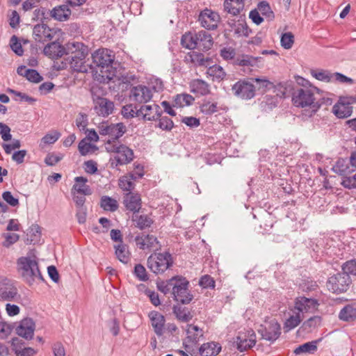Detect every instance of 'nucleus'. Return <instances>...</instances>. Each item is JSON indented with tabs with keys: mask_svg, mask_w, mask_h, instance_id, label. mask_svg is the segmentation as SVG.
<instances>
[{
	"mask_svg": "<svg viewBox=\"0 0 356 356\" xmlns=\"http://www.w3.org/2000/svg\"><path fill=\"white\" fill-rule=\"evenodd\" d=\"M88 53L86 45L79 42H69L67 43V55L68 57L60 63L55 62L54 67L57 70L66 69L68 65L74 71L79 72H87L88 65H86L85 59Z\"/></svg>",
	"mask_w": 356,
	"mask_h": 356,
	"instance_id": "nucleus-1",
	"label": "nucleus"
},
{
	"mask_svg": "<svg viewBox=\"0 0 356 356\" xmlns=\"http://www.w3.org/2000/svg\"><path fill=\"white\" fill-rule=\"evenodd\" d=\"M92 62L99 82L108 83L117 76V63L114 61L113 51L108 49H99L92 54Z\"/></svg>",
	"mask_w": 356,
	"mask_h": 356,
	"instance_id": "nucleus-2",
	"label": "nucleus"
},
{
	"mask_svg": "<svg viewBox=\"0 0 356 356\" xmlns=\"http://www.w3.org/2000/svg\"><path fill=\"white\" fill-rule=\"evenodd\" d=\"M108 152L113 154L109 159L110 168L119 170L120 166L130 163L134 159L133 149L124 144H111L108 143L106 146Z\"/></svg>",
	"mask_w": 356,
	"mask_h": 356,
	"instance_id": "nucleus-3",
	"label": "nucleus"
},
{
	"mask_svg": "<svg viewBox=\"0 0 356 356\" xmlns=\"http://www.w3.org/2000/svg\"><path fill=\"white\" fill-rule=\"evenodd\" d=\"M17 264L22 270V276L29 284L36 280H44L39 270L38 264L35 259L29 257H22L18 259Z\"/></svg>",
	"mask_w": 356,
	"mask_h": 356,
	"instance_id": "nucleus-4",
	"label": "nucleus"
},
{
	"mask_svg": "<svg viewBox=\"0 0 356 356\" xmlns=\"http://www.w3.org/2000/svg\"><path fill=\"white\" fill-rule=\"evenodd\" d=\"M172 264L173 259L168 252L151 254L147 261L148 268L155 274L163 273Z\"/></svg>",
	"mask_w": 356,
	"mask_h": 356,
	"instance_id": "nucleus-5",
	"label": "nucleus"
},
{
	"mask_svg": "<svg viewBox=\"0 0 356 356\" xmlns=\"http://www.w3.org/2000/svg\"><path fill=\"white\" fill-rule=\"evenodd\" d=\"M98 131L101 136H108V139L105 143L107 146L108 143L117 144L116 141L121 138L127 131V127L122 122L109 123L103 122L98 126Z\"/></svg>",
	"mask_w": 356,
	"mask_h": 356,
	"instance_id": "nucleus-6",
	"label": "nucleus"
},
{
	"mask_svg": "<svg viewBox=\"0 0 356 356\" xmlns=\"http://www.w3.org/2000/svg\"><path fill=\"white\" fill-rule=\"evenodd\" d=\"M163 85L161 81L156 80V85L151 88L143 85H138L133 87L131 90L130 97L134 101L140 104L146 103L152 98V90L159 92L163 90Z\"/></svg>",
	"mask_w": 356,
	"mask_h": 356,
	"instance_id": "nucleus-7",
	"label": "nucleus"
},
{
	"mask_svg": "<svg viewBox=\"0 0 356 356\" xmlns=\"http://www.w3.org/2000/svg\"><path fill=\"white\" fill-rule=\"evenodd\" d=\"M189 282L186 277L177 275L175 284L173 286L172 296L175 301L183 305L189 304L193 296L188 290Z\"/></svg>",
	"mask_w": 356,
	"mask_h": 356,
	"instance_id": "nucleus-8",
	"label": "nucleus"
},
{
	"mask_svg": "<svg viewBox=\"0 0 356 356\" xmlns=\"http://www.w3.org/2000/svg\"><path fill=\"white\" fill-rule=\"evenodd\" d=\"M351 280L347 274L338 273L329 277L326 283L327 289L336 293H341L348 290Z\"/></svg>",
	"mask_w": 356,
	"mask_h": 356,
	"instance_id": "nucleus-9",
	"label": "nucleus"
},
{
	"mask_svg": "<svg viewBox=\"0 0 356 356\" xmlns=\"http://www.w3.org/2000/svg\"><path fill=\"white\" fill-rule=\"evenodd\" d=\"M232 90L235 96L242 99H251L255 96V86L248 79H240L236 82Z\"/></svg>",
	"mask_w": 356,
	"mask_h": 356,
	"instance_id": "nucleus-10",
	"label": "nucleus"
},
{
	"mask_svg": "<svg viewBox=\"0 0 356 356\" xmlns=\"http://www.w3.org/2000/svg\"><path fill=\"white\" fill-rule=\"evenodd\" d=\"M257 331L263 339L273 343L280 336L281 327L277 321L271 320L265 325H261Z\"/></svg>",
	"mask_w": 356,
	"mask_h": 356,
	"instance_id": "nucleus-11",
	"label": "nucleus"
},
{
	"mask_svg": "<svg viewBox=\"0 0 356 356\" xmlns=\"http://www.w3.org/2000/svg\"><path fill=\"white\" fill-rule=\"evenodd\" d=\"M356 169V152L349 159H339L332 167V170L341 176H347Z\"/></svg>",
	"mask_w": 356,
	"mask_h": 356,
	"instance_id": "nucleus-12",
	"label": "nucleus"
},
{
	"mask_svg": "<svg viewBox=\"0 0 356 356\" xmlns=\"http://www.w3.org/2000/svg\"><path fill=\"white\" fill-rule=\"evenodd\" d=\"M353 97H340L338 102L332 107L333 113L338 118H346L353 113L352 104L355 102Z\"/></svg>",
	"mask_w": 356,
	"mask_h": 356,
	"instance_id": "nucleus-13",
	"label": "nucleus"
},
{
	"mask_svg": "<svg viewBox=\"0 0 356 356\" xmlns=\"http://www.w3.org/2000/svg\"><path fill=\"white\" fill-rule=\"evenodd\" d=\"M234 343L240 352L245 351L255 345L256 334L252 330L245 332H240L236 337Z\"/></svg>",
	"mask_w": 356,
	"mask_h": 356,
	"instance_id": "nucleus-14",
	"label": "nucleus"
},
{
	"mask_svg": "<svg viewBox=\"0 0 356 356\" xmlns=\"http://www.w3.org/2000/svg\"><path fill=\"white\" fill-rule=\"evenodd\" d=\"M92 100L94 109L98 115L106 117L113 113L114 104L111 100L95 95H92Z\"/></svg>",
	"mask_w": 356,
	"mask_h": 356,
	"instance_id": "nucleus-15",
	"label": "nucleus"
},
{
	"mask_svg": "<svg viewBox=\"0 0 356 356\" xmlns=\"http://www.w3.org/2000/svg\"><path fill=\"white\" fill-rule=\"evenodd\" d=\"M18 295L17 289L12 280L0 278V298L6 301H13Z\"/></svg>",
	"mask_w": 356,
	"mask_h": 356,
	"instance_id": "nucleus-16",
	"label": "nucleus"
},
{
	"mask_svg": "<svg viewBox=\"0 0 356 356\" xmlns=\"http://www.w3.org/2000/svg\"><path fill=\"white\" fill-rule=\"evenodd\" d=\"M137 247L140 250H158L161 245L157 238L153 235L141 234L135 237Z\"/></svg>",
	"mask_w": 356,
	"mask_h": 356,
	"instance_id": "nucleus-17",
	"label": "nucleus"
},
{
	"mask_svg": "<svg viewBox=\"0 0 356 356\" xmlns=\"http://www.w3.org/2000/svg\"><path fill=\"white\" fill-rule=\"evenodd\" d=\"M186 334V339L183 343L185 349L188 350L190 347L198 343L200 339L204 336V332L197 325L190 324L187 325Z\"/></svg>",
	"mask_w": 356,
	"mask_h": 356,
	"instance_id": "nucleus-18",
	"label": "nucleus"
},
{
	"mask_svg": "<svg viewBox=\"0 0 356 356\" xmlns=\"http://www.w3.org/2000/svg\"><path fill=\"white\" fill-rule=\"evenodd\" d=\"M219 19L220 17L217 13L206 9L201 12L198 20L204 28L214 30L218 26Z\"/></svg>",
	"mask_w": 356,
	"mask_h": 356,
	"instance_id": "nucleus-19",
	"label": "nucleus"
},
{
	"mask_svg": "<svg viewBox=\"0 0 356 356\" xmlns=\"http://www.w3.org/2000/svg\"><path fill=\"white\" fill-rule=\"evenodd\" d=\"M44 54L51 59H58L63 55H67V44L63 46L58 42L47 44L43 49Z\"/></svg>",
	"mask_w": 356,
	"mask_h": 356,
	"instance_id": "nucleus-20",
	"label": "nucleus"
},
{
	"mask_svg": "<svg viewBox=\"0 0 356 356\" xmlns=\"http://www.w3.org/2000/svg\"><path fill=\"white\" fill-rule=\"evenodd\" d=\"M293 104L297 107H310L312 106V91L302 88L293 93Z\"/></svg>",
	"mask_w": 356,
	"mask_h": 356,
	"instance_id": "nucleus-21",
	"label": "nucleus"
},
{
	"mask_svg": "<svg viewBox=\"0 0 356 356\" xmlns=\"http://www.w3.org/2000/svg\"><path fill=\"white\" fill-rule=\"evenodd\" d=\"M123 204L129 211L134 214L138 213L142 206V200L138 193H127L123 197Z\"/></svg>",
	"mask_w": 356,
	"mask_h": 356,
	"instance_id": "nucleus-22",
	"label": "nucleus"
},
{
	"mask_svg": "<svg viewBox=\"0 0 356 356\" xmlns=\"http://www.w3.org/2000/svg\"><path fill=\"white\" fill-rule=\"evenodd\" d=\"M34 330V321L30 318H26L20 322L19 325L16 328V333L19 336L29 340L33 338Z\"/></svg>",
	"mask_w": 356,
	"mask_h": 356,
	"instance_id": "nucleus-23",
	"label": "nucleus"
},
{
	"mask_svg": "<svg viewBox=\"0 0 356 356\" xmlns=\"http://www.w3.org/2000/svg\"><path fill=\"white\" fill-rule=\"evenodd\" d=\"M149 317L156 334L161 337L163 334L165 319L163 315L156 311L149 312Z\"/></svg>",
	"mask_w": 356,
	"mask_h": 356,
	"instance_id": "nucleus-24",
	"label": "nucleus"
},
{
	"mask_svg": "<svg viewBox=\"0 0 356 356\" xmlns=\"http://www.w3.org/2000/svg\"><path fill=\"white\" fill-rule=\"evenodd\" d=\"M332 99L327 94H320V90L313 86V113L316 112L322 106H330Z\"/></svg>",
	"mask_w": 356,
	"mask_h": 356,
	"instance_id": "nucleus-25",
	"label": "nucleus"
},
{
	"mask_svg": "<svg viewBox=\"0 0 356 356\" xmlns=\"http://www.w3.org/2000/svg\"><path fill=\"white\" fill-rule=\"evenodd\" d=\"M195 40L197 41V49L202 51L209 50L213 44V38L210 33L205 31H201L195 33Z\"/></svg>",
	"mask_w": 356,
	"mask_h": 356,
	"instance_id": "nucleus-26",
	"label": "nucleus"
},
{
	"mask_svg": "<svg viewBox=\"0 0 356 356\" xmlns=\"http://www.w3.org/2000/svg\"><path fill=\"white\" fill-rule=\"evenodd\" d=\"M71 10L69 8V6L65 3V4L59 5L54 7L51 10V17L56 20L60 22H64L69 19L71 15Z\"/></svg>",
	"mask_w": 356,
	"mask_h": 356,
	"instance_id": "nucleus-27",
	"label": "nucleus"
},
{
	"mask_svg": "<svg viewBox=\"0 0 356 356\" xmlns=\"http://www.w3.org/2000/svg\"><path fill=\"white\" fill-rule=\"evenodd\" d=\"M326 305L318 302L313 299V325H320L322 321V315L325 312Z\"/></svg>",
	"mask_w": 356,
	"mask_h": 356,
	"instance_id": "nucleus-28",
	"label": "nucleus"
},
{
	"mask_svg": "<svg viewBox=\"0 0 356 356\" xmlns=\"http://www.w3.org/2000/svg\"><path fill=\"white\" fill-rule=\"evenodd\" d=\"M191 92L200 95H206L210 92L209 85L202 79H195L190 83Z\"/></svg>",
	"mask_w": 356,
	"mask_h": 356,
	"instance_id": "nucleus-29",
	"label": "nucleus"
},
{
	"mask_svg": "<svg viewBox=\"0 0 356 356\" xmlns=\"http://www.w3.org/2000/svg\"><path fill=\"white\" fill-rule=\"evenodd\" d=\"M75 184L72 191L74 190L76 193L82 195H91L92 191L88 185L86 184L88 179L83 177H76L74 178Z\"/></svg>",
	"mask_w": 356,
	"mask_h": 356,
	"instance_id": "nucleus-30",
	"label": "nucleus"
},
{
	"mask_svg": "<svg viewBox=\"0 0 356 356\" xmlns=\"http://www.w3.org/2000/svg\"><path fill=\"white\" fill-rule=\"evenodd\" d=\"M220 350L221 346L216 342L204 343L200 348V353L202 356H216Z\"/></svg>",
	"mask_w": 356,
	"mask_h": 356,
	"instance_id": "nucleus-31",
	"label": "nucleus"
},
{
	"mask_svg": "<svg viewBox=\"0 0 356 356\" xmlns=\"http://www.w3.org/2000/svg\"><path fill=\"white\" fill-rule=\"evenodd\" d=\"M243 7V0H225L224 2L225 10L234 16L238 15Z\"/></svg>",
	"mask_w": 356,
	"mask_h": 356,
	"instance_id": "nucleus-32",
	"label": "nucleus"
},
{
	"mask_svg": "<svg viewBox=\"0 0 356 356\" xmlns=\"http://www.w3.org/2000/svg\"><path fill=\"white\" fill-rule=\"evenodd\" d=\"M132 220L136 223V227L143 230L149 227L154 222L153 220L147 215H133Z\"/></svg>",
	"mask_w": 356,
	"mask_h": 356,
	"instance_id": "nucleus-33",
	"label": "nucleus"
},
{
	"mask_svg": "<svg viewBox=\"0 0 356 356\" xmlns=\"http://www.w3.org/2000/svg\"><path fill=\"white\" fill-rule=\"evenodd\" d=\"M172 310L177 319L182 322H188L192 319L193 316L186 307L177 305L173 306Z\"/></svg>",
	"mask_w": 356,
	"mask_h": 356,
	"instance_id": "nucleus-34",
	"label": "nucleus"
},
{
	"mask_svg": "<svg viewBox=\"0 0 356 356\" xmlns=\"http://www.w3.org/2000/svg\"><path fill=\"white\" fill-rule=\"evenodd\" d=\"M339 317L344 321H351L356 318V307L352 305L345 306L339 312Z\"/></svg>",
	"mask_w": 356,
	"mask_h": 356,
	"instance_id": "nucleus-35",
	"label": "nucleus"
},
{
	"mask_svg": "<svg viewBox=\"0 0 356 356\" xmlns=\"http://www.w3.org/2000/svg\"><path fill=\"white\" fill-rule=\"evenodd\" d=\"M51 31L47 24H36L33 27V35L35 41L38 42H44V35Z\"/></svg>",
	"mask_w": 356,
	"mask_h": 356,
	"instance_id": "nucleus-36",
	"label": "nucleus"
},
{
	"mask_svg": "<svg viewBox=\"0 0 356 356\" xmlns=\"http://www.w3.org/2000/svg\"><path fill=\"white\" fill-rule=\"evenodd\" d=\"M257 10L268 21H272L275 18L274 13L271 10L269 3L266 1L259 2Z\"/></svg>",
	"mask_w": 356,
	"mask_h": 356,
	"instance_id": "nucleus-37",
	"label": "nucleus"
},
{
	"mask_svg": "<svg viewBox=\"0 0 356 356\" xmlns=\"http://www.w3.org/2000/svg\"><path fill=\"white\" fill-rule=\"evenodd\" d=\"M117 258L122 263L127 264L129 260V252L126 245L120 243L114 246Z\"/></svg>",
	"mask_w": 356,
	"mask_h": 356,
	"instance_id": "nucleus-38",
	"label": "nucleus"
},
{
	"mask_svg": "<svg viewBox=\"0 0 356 356\" xmlns=\"http://www.w3.org/2000/svg\"><path fill=\"white\" fill-rule=\"evenodd\" d=\"M195 34L186 33L181 39V45L188 49H197V41L195 40Z\"/></svg>",
	"mask_w": 356,
	"mask_h": 356,
	"instance_id": "nucleus-39",
	"label": "nucleus"
},
{
	"mask_svg": "<svg viewBox=\"0 0 356 356\" xmlns=\"http://www.w3.org/2000/svg\"><path fill=\"white\" fill-rule=\"evenodd\" d=\"M177 276L166 280L157 282V289L164 294H167L172 291H173V286L175 284Z\"/></svg>",
	"mask_w": 356,
	"mask_h": 356,
	"instance_id": "nucleus-40",
	"label": "nucleus"
},
{
	"mask_svg": "<svg viewBox=\"0 0 356 356\" xmlns=\"http://www.w3.org/2000/svg\"><path fill=\"white\" fill-rule=\"evenodd\" d=\"M195 99L188 94L177 95L174 100V106L184 107L192 104Z\"/></svg>",
	"mask_w": 356,
	"mask_h": 356,
	"instance_id": "nucleus-41",
	"label": "nucleus"
},
{
	"mask_svg": "<svg viewBox=\"0 0 356 356\" xmlns=\"http://www.w3.org/2000/svg\"><path fill=\"white\" fill-rule=\"evenodd\" d=\"M207 74L213 76V79H216L218 81H221L226 76V73L224 69L218 65H213L209 67L207 70Z\"/></svg>",
	"mask_w": 356,
	"mask_h": 356,
	"instance_id": "nucleus-42",
	"label": "nucleus"
},
{
	"mask_svg": "<svg viewBox=\"0 0 356 356\" xmlns=\"http://www.w3.org/2000/svg\"><path fill=\"white\" fill-rule=\"evenodd\" d=\"M152 110H145L143 119L148 121H157L160 117L161 108L156 104L149 105Z\"/></svg>",
	"mask_w": 356,
	"mask_h": 356,
	"instance_id": "nucleus-43",
	"label": "nucleus"
},
{
	"mask_svg": "<svg viewBox=\"0 0 356 356\" xmlns=\"http://www.w3.org/2000/svg\"><path fill=\"white\" fill-rule=\"evenodd\" d=\"M312 299L305 297H300L296 299L295 308L298 313L307 312L310 307Z\"/></svg>",
	"mask_w": 356,
	"mask_h": 356,
	"instance_id": "nucleus-44",
	"label": "nucleus"
},
{
	"mask_svg": "<svg viewBox=\"0 0 356 356\" xmlns=\"http://www.w3.org/2000/svg\"><path fill=\"white\" fill-rule=\"evenodd\" d=\"M101 207L106 211H115L118 209V204L115 200L108 196H103L101 198Z\"/></svg>",
	"mask_w": 356,
	"mask_h": 356,
	"instance_id": "nucleus-45",
	"label": "nucleus"
},
{
	"mask_svg": "<svg viewBox=\"0 0 356 356\" xmlns=\"http://www.w3.org/2000/svg\"><path fill=\"white\" fill-rule=\"evenodd\" d=\"M131 176L124 175L119 179L118 185L119 187L127 193H131V191L134 190L135 187V184L133 181H131Z\"/></svg>",
	"mask_w": 356,
	"mask_h": 356,
	"instance_id": "nucleus-46",
	"label": "nucleus"
},
{
	"mask_svg": "<svg viewBox=\"0 0 356 356\" xmlns=\"http://www.w3.org/2000/svg\"><path fill=\"white\" fill-rule=\"evenodd\" d=\"M162 111L160 112V117L158 118L159 123L157 127L162 130L170 131L174 127L172 120L168 116H162Z\"/></svg>",
	"mask_w": 356,
	"mask_h": 356,
	"instance_id": "nucleus-47",
	"label": "nucleus"
},
{
	"mask_svg": "<svg viewBox=\"0 0 356 356\" xmlns=\"http://www.w3.org/2000/svg\"><path fill=\"white\" fill-rule=\"evenodd\" d=\"M341 268L343 273L347 274L348 276L350 275L356 276V259H351L345 262Z\"/></svg>",
	"mask_w": 356,
	"mask_h": 356,
	"instance_id": "nucleus-48",
	"label": "nucleus"
},
{
	"mask_svg": "<svg viewBox=\"0 0 356 356\" xmlns=\"http://www.w3.org/2000/svg\"><path fill=\"white\" fill-rule=\"evenodd\" d=\"M200 111L204 115H212L218 111L217 103L204 102L200 106Z\"/></svg>",
	"mask_w": 356,
	"mask_h": 356,
	"instance_id": "nucleus-49",
	"label": "nucleus"
},
{
	"mask_svg": "<svg viewBox=\"0 0 356 356\" xmlns=\"http://www.w3.org/2000/svg\"><path fill=\"white\" fill-rule=\"evenodd\" d=\"M24 77L29 81L35 83L40 82L43 79L42 76L35 70L32 69L25 71Z\"/></svg>",
	"mask_w": 356,
	"mask_h": 356,
	"instance_id": "nucleus-50",
	"label": "nucleus"
},
{
	"mask_svg": "<svg viewBox=\"0 0 356 356\" xmlns=\"http://www.w3.org/2000/svg\"><path fill=\"white\" fill-rule=\"evenodd\" d=\"M293 35L290 33L287 32L285 33H283L281 37V44L285 49H289L292 47V45L293 44L294 40Z\"/></svg>",
	"mask_w": 356,
	"mask_h": 356,
	"instance_id": "nucleus-51",
	"label": "nucleus"
},
{
	"mask_svg": "<svg viewBox=\"0 0 356 356\" xmlns=\"http://www.w3.org/2000/svg\"><path fill=\"white\" fill-rule=\"evenodd\" d=\"M10 46L11 49L17 55L22 56L24 53L21 43L19 42L16 35H13L10 40Z\"/></svg>",
	"mask_w": 356,
	"mask_h": 356,
	"instance_id": "nucleus-52",
	"label": "nucleus"
},
{
	"mask_svg": "<svg viewBox=\"0 0 356 356\" xmlns=\"http://www.w3.org/2000/svg\"><path fill=\"white\" fill-rule=\"evenodd\" d=\"M301 321V317L299 313L296 316H290L284 323V328H287V330L295 328Z\"/></svg>",
	"mask_w": 356,
	"mask_h": 356,
	"instance_id": "nucleus-53",
	"label": "nucleus"
},
{
	"mask_svg": "<svg viewBox=\"0 0 356 356\" xmlns=\"http://www.w3.org/2000/svg\"><path fill=\"white\" fill-rule=\"evenodd\" d=\"M332 74L330 73L328 71L321 70L318 72H313V77L326 83L331 81L332 80Z\"/></svg>",
	"mask_w": 356,
	"mask_h": 356,
	"instance_id": "nucleus-54",
	"label": "nucleus"
},
{
	"mask_svg": "<svg viewBox=\"0 0 356 356\" xmlns=\"http://www.w3.org/2000/svg\"><path fill=\"white\" fill-rule=\"evenodd\" d=\"M134 274L140 281H147L149 277L145 267L141 264H136L134 267Z\"/></svg>",
	"mask_w": 356,
	"mask_h": 356,
	"instance_id": "nucleus-55",
	"label": "nucleus"
},
{
	"mask_svg": "<svg viewBox=\"0 0 356 356\" xmlns=\"http://www.w3.org/2000/svg\"><path fill=\"white\" fill-rule=\"evenodd\" d=\"M251 80L259 84V89H262L263 92L270 90L275 87L273 83L266 79L254 78L251 79Z\"/></svg>",
	"mask_w": 356,
	"mask_h": 356,
	"instance_id": "nucleus-56",
	"label": "nucleus"
},
{
	"mask_svg": "<svg viewBox=\"0 0 356 356\" xmlns=\"http://www.w3.org/2000/svg\"><path fill=\"white\" fill-rule=\"evenodd\" d=\"M8 92L12 94H14L15 96L19 97V100L21 102H26L30 104H33L36 102V99L29 96L26 93H23L21 92L16 91L13 89H8Z\"/></svg>",
	"mask_w": 356,
	"mask_h": 356,
	"instance_id": "nucleus-57",
	"label": "nucleus"
},
{
	"mask_svg": "<svg viewBox=\"0 0 356 356\" xmlns=\"http://www.w3.org/2000/svg\"><path fill=\"white\" fill-rule=\"evenodd\" d=\"M3 237L5 238L3 245L7 248L16 243L19 238L17 234L8 232L3 234Z\"/></svg>",
	"mask_w": 356,
	"mask_h": 356,
	"instance_id": "nucleus-58",
	"label": "nucleus"
},
{
	"mask_svg": "<svg viewBox=\"0 0 356 356\" xmlns=\"http://www.w3.org/2000/svg\"><path fill=\"white\" fill-rule=\"evenodd\" d=\"M199 284L202 288L213 289L215 287V281L210 275H205L200 279Z\"/></svg>",
	"mask_w": 356,
	"mask_h": 356,
	"instance_id": "nucleus-59",
	"label": "nucleus"
},
{
	"mask_svg": "<svg viewBox=\"0 0 356 356\" xmlns=\"http://www.w3.org/2000/svg\"><path fill=\"white\" fill-rule=\"evenodd\" d=\"M0 135L3 141H9L12 139L10 128L3 122H0Z\"/></svg>",
	"mask_w": 356,
	"mask_h": 356,
	"instance_id": "nucleus-60",
	"label": "nucleus"
},
{
	"mask_svg": "<svg viewBox=\"0 0 356 356\" xmlns=\"http://www.w3.org/2000/svg\"><path fill=\"white\" fill-rule=\"evenodd\" d=\"M95 147V145L86 142L85 139L81 140L78 145L79 151L82 156H86L90 152L91 149Z\"/></svg>",
	"mask_w": 356,
	"mask_h": 356,
	"instance_id": "nucleus-61",
	"label": "nucleus"
},
{
	"mask_svg": "<svg viewBox=\"0 0 356 356\" xmlns=\"http://www.w3.org/2000/svg\"><path fill=\"white\" fill-rule=\"evenodd\" d=\"M220 54L224 60H232L234 58L236 55V51L234 48L231 47H223L222 49H220Z\"/></svg>",
	"mask_w": 356,
	"mask_h": 356,
	"instance_id": "nucleus-62",
	"label": "nucleus"
},
{
	"mask_svg": "<svg viewBox=\"0 0 356 356\" xmlns=\"http://www.w3.org/2000/svg\"><path fill=\"white\" fill-rule=\"evenodd\" d=\"M2 198L11 207H16L19 204L18 198L15 197L10 191L3 192L2 193Z\"/></svg>",
	"mask_w": 356,
	"mask_h": 356,
	"instance_id": "nucleus-63",
	"label": "nucleus"
},
{
	"mask_svg": "<svg viewBox=\"0 0 356 356\" xmlns=\"http://www.w3.org/2000/svg\"><path fill=\"white\" fill-rule=\"evenodd\" d=\"M342 185L348 188H356V174L353 177L343 176Z\"/></svg>",
	"mask_w": 356,
	"mask_h": 356,
	"instance_id": "nucleus-64",
	"label": "nucleus"
}]
</instances>
